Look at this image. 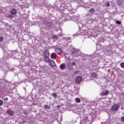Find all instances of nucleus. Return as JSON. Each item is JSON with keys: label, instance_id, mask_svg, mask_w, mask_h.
Here are the masks:
<instances>
[{"label": "nucleus", "instance_id": "20e7f679", "mask_svg": "<svg viewBox=\"0 0 124 124\" xmlns=\"http://www.w3.org/2000/svg\"><path fill=\"white\" fill-rule=\"evenodd\" d=\"M55 52L57 53V54H62V49L60 48H56L55 49Z\"/></svg>", "mask_w": 124, "mask_h": 124}, {"label": "nucleus", "instance_id": "2f4dec72", "mask_svg": "<svg viewBox=\"0 0 124 124\" xmlns=\"http://www.w3.org/2000/svg\"><path fill=\"white\" fill-rule=\"evenodd\" d=\"M21 0V1H22V0Z\"/></svg>", "mask_w": 124, "mask_h": 124}, {"label": "nucleus", "instance_id": "bb28decb", "mask_svg": "<svg viewBox=\"0 0 124 124\" xmlns=\"http://www.w3.org/2000/svg\"><path fill=\"white\" fill-rule=\"evenodd\" d=\"M107 7L110 6V4L109 3H107Z\"/></svg>", "mask_w": 124, "mask_h": 124}, {"label": "nucleus", "instance_id": "4468645a", "mask_svg": "<svg viewBox=\"0 0 124 124\" xmlns=\"http://www.w3.org/2000/svg\"><path fill=\"white\" fill-rule=\"evenodd\" d=\"M68 68L70 69V70H72V67L70 66V63H68L67 64Z\"/></svg>", "mask_w": 124, "mask_h": 124}, {"label": "nucleus", "instance_id": "7c9ffc66", "mask_svg": "<svg viewBox=\"0 0 124 124\" xmlns=\"http://www.w3.org/2000/svg\"><path fill=\"white\" fill-rule=\"evenodd\" d=\"M57 107H58V108H60V106H58Z\"/></svg>", "mask_w": 124, "mask_h": 124}, {"label": "nucleus", "instance_id": "b1692460", "mask_svg": "<svg viewBox=\"0 0 124 124\" xmlns=\"http://www.w3.org/2000/svg\"><path fill=\"white\" fill-rule=\"evenodd\" d=\"M53 96H54V97H57V94L56 93H53Z\"/></svg>", "mask_w": 124, "mask_h": 124}, {"label": "nucleus", "instance_id": "412c9836", "mask_svg": "<svg viewBox=\"0 0 124 124\" xmlns=\"http://www.w3.org/2000/svg\"><path fill=\"white\" fill-rule=\"evenodd\" d=\"M121 66L122 67V68H124V63L122 62L121 63Z\"/></svg>", "mask_w": 124, "mask_h": 124}, {"label": "nucleus", "instance_id": "aec40b11", "mask_svg": "<svg viewBox=\"0 0 124 124\" xmlns=\"http://www.w3.org/2000/svg\"><path fill=\"white\" fill-rule=\"evenodd\" d=\"M3 104V101L2 100H0V106H1Z\"/></svg>", "mask_w": 124, "mask_h": 124}, {"label": "nucleus", "instance_id": "ddd939ff", "mask_svg": "<svg viewBox=\"0 0 124 124\" xmlns=\"http://www.w3.org/2000/svg\"><path fill=\"white\" fill-rule=\"evenodd\" d=\"M75 101L77 103H79V102H80L81 100L79 98H76L75 99Z\"/></svg>", "mask_w": 124, "mask_h": 124}, {"label": "nucleus", "instance_id": "0eeeda50", "mask_svg": "<svg viewBox=\"0 0 124 124\" xmlns=\"http://www.w3.org/2000/svg\"><path fill=\"white\" fill-rule=\"evenodd\" d=\"M108 93H109V92H108V91H106L105 92H102L100 93V95H108Z\"/></svg>", "mask_w": 124, "mask_h": 124}, {"label": "nucleus", "instance_id": "7ed1b4c3", "mask_svg": "<svg viewBox=\"0 0 124 124\" xmlns=\"http://www.w3.org/2000/svg\"><path fill=\"white\" fill-rule=\"evenodd\" d=\"M49 63L51 66H53V67H56V63H55V62L53 60H51L49 62Z\"/></svg>", "mask_w": 124, "mask_h": 124}, {"label": "nucleus", "instance_id": "6e6552de", "mask_svg": "<svg viewBox=\"0 0 124 124\" xmlns=\"http://www.w3.org/2000/svg\"><path fill=\"white\" fill-rule=\"evenodd\" d=\"M16 10L15 9H12L11 10V14H12L13 15H16Z\"/></svg>", "mask_w": 124, "mask_h": 124}, {"label": "nucleus", "instance_id": "39448f33", "mask_svg": "<svg viewBox=\"0 0 124 124\" xmlns=\"http://www.w3.org/2000/svg\"><path fill=\"white\" fill-rule=\"evenodd\" d=\"M7 113H8V115H9L10 116H13L14 114V112L12 110H8L7 111Z\"/></svg>", "mask_w": 124, "mask_h": 124}, {"label": "nucleus", "instance_id": "f3484780", "mask_svg": "<svg viewBox=\"0 0 124 124\" xmlns=\"http://www.w3.org/2000/svg\"><path fill=\"white\" fill-rule=\"evenodd\" d=\"M49 56H46L45 58V60L46 61V62H49V59L48 58Z\"/></svg>", "mask_w": 124, "mask_h": 124}, {"label": "nucleus", "instance_id": "393cba45", "mask_svg": "<svg viewBox=\"0 0 124 124\" xmlns=\"http://www.w3.org/2000/svg\"><path fill=\"white\" fill-rule=\"evenodd\" d=\"M72 65H76V63H75V62H72Z\"/></svg>", "mask_w": 124, "mask_h": 124}, {"label": "nucleus", "instance_id": "f257e3e1", "mask_svg": "<svg viewBox=\"0 0 124 124\" xmlns=\"http://www.w3.org/2000/svg\"><path fill=\"white\" fill-rule=\"evenodd\" d=\"M119 105L115 104L112 106V109L113 110V111H117V110L119 109Z\"/></svg>", "mask_w": 124, "mask_h": 124}, {"label": "nucleus", "instance_id": "dca6fc26", "mask_svg": "<svg viewBox=\"0 0 124 124\" xmlns=\"http://www.w3.org/2000/svg\"><path fill=\"white\" fill-rule=\"evenodd\" d=\"M46 25L48 27H52V23L51 22H46Z\"/></svg>", "mask_w": 124, "mask_h": 124}, {"label": "nucleus", "instance_id": "a878e982", "mask_svg": "<svg viewBox=\"0 0 124 124\" xmlns=\"http://www.w3.org/2000/svg\"><path fill=\"white\" fill-rule=\"evenodd\" d=\"M53 38H54V39H58V36H54Z\"/></svg>", "mask_w": 124, "mask_h": 124}, {"label": "nucleus", "instance_id": "423d86ee", "mask_svg": "<svg viewBox=\"0 0 124 124\" xmlns=\"http://www.w3.org/2000/svg\"><path fill=\"white\" fill-rule=\"evenodd\" d=\"M77 53H78V50L76 48H73L72 50V54L74 55V54H76Z\"/></svg>", "mask_w": 124, "mask_h": 124}, {"label": "nucleus", "instance_id": "6ab92c4d", "mask_svg": "<svg viewBox=\"0 0 124 124\" xmlns=\"http://www.w3.org/2000/svg\"><path fill=\"white\" fill-rule=\"evenodd\" d=\"M89 12H90L91 13H93V12H94V9H91L89 10Z\"/></svg>", "mask_w": 124, "mask_h": 124}, {"label": "nucleus", "instance_id": "2eb2a0df", "mask_svg": "<svg viewBox=\"0 0 124 124\" xmlns=\"http://www.w3.org/2000/svg\"><path fill=\"white\" fill-rule=\"evenodd\" d=\"M92 75V77H93L94 78H95V77H97V74H96V73H93Z\"/></svg>", "mask_w": 124, "mask_h": 124}, {"label": "nucleus", "instance_id": "f03ea898", "mask_svg": "<svg viewBox=\"0 0 124 124\" xmlns=\"http://www.w3.org/2000/svg\"><path fill=\"white\" fill-rule=\"evenodd\" d=\"M82 80V77L78 76L77 77L76 81L77 83H81V81Z\"/></svg>", "mask_w": 124, "mask_h": 124}, {"label": "nucleus", "instance_id": "1a4fd4ad", "mask_svg": "<svg viewBox=\"0 0 124 124\" xmlns=\"http://www.w3.org/2000/svg\"><path fill=\"white\" fill-rule=\"evenodd\" d=\"M44 56L45 57H49V56H50V54H49V52H48V51H45Z\"/></svg>", "mask_w": 124, "mask_h": 124}, {"label": "nucleus", "instance_id": "f8f14e48", "mask_svg": "<svg viewBox=\"0 0 124 124\" xmlns=\"http://www.w3.org/2000/svg\"><path fill=\"white\" fill-rule=\"evenodd\" d=\"M45 109H50L51 108V107L50 106H48L47 105H46L44 106Z\"/></svg>", "mask_w": 124, "mask_h": 124}, {"label": "nucleus", "instance_id": "c756f323", "mask_svg": "<svg viewBox=\"0 0 124 124\" xmlns=\"http://www.w3.org/2000/svg\"><path fill=\"white\" fill-rule=\"evenodd\" d=\"M2 40V37H0V41H1Z\"/></svg>", "mask_w": 124, "mask_h": 124}, {"label": "nucleus", "instance_id": "9b49d317", "mask_svg": "<svg viewBox=\"0 0 124 124\" xmlns=\"http://www.w3.org/2000/svg\"><path fill=\"white\" fill-rule=\"evenodd\" d=\"M56 57L57 56L55 53H52L51 54V58H52V59H56Z\"/></svg>", "mask_w": 124, "mask_h": 124}, {"label": "nucleus", "instance_id": "9d476101", "mask_svg": "<svg viewBox=\"0 0 124 124\" xmlns=\"http://www.w3.org/2000/svg\"><path fill=\"white\" fill-rule=\"evenodd\" d=\"M60 67L61 69H64V68H65V65H64V64H61Z\"/></svg>", "mask_w": 124, "mask_h": 124}, {"label": "nucleus", "instance_id": "c85d7f7f", "mask_svg": "<svg viewBox=\"0 0 124 124\" xmlns=\"http://www.w3.org/2000/svg\"><path fill=\"white\" fill-rule=\"evenodd\" d=\"M4 100L6 101L8 100V98H6L4 99Z\"/></svg>", "mask_w": 124, "mask_h": 124}, {"label": "nucleus", "instance_id": "5701e85b", "mask_svg": "<svg viewBox=\"0 0 124 124\" xmlns=\"http://www.w3.org/2000/svg\"><path fill=\"white\" fill-rule=\"evenodd\" d=\"M78 73H79V71H76L74 72V74H78Z\"/></svg>", "mask_w": 124, "mask_h": 124}, {"label": "nucleus", "instance_id": "4be33fe9", "mask_svg": "<svg viewBox=\"0 0 124 124\" xmlns=\"http://www.w3.org/2000/svg\"><path fill=\"white\" fill-rule=\"evenodd\" d=\"M121 21H119V20H117L116 21V24H118V25H121Z\"/></svg>", "mask_w": 124, "mask_h": 124}, {"label": "nucleus", "instance_id": "cd10ccee", "mask_svg": "<svg viewBox=\"0 0 124 124\" xmlns=\"http://www.w3.org/2000/svg\"><path fill=\"white\" fill-rule=\"evenodd\" d=\"M122 122H124V117H122L121 119Z\"/></svg>", "mask_w": 124, "mask_h": 124}, {"label": "nucleus", "instance_id": "a211bd4d", "mask_svg": "<svg viewBox=\"0 0 124 124\" xmlns=\"http://www.w3.org/2000/svg\"><path fill=\"white\" fill-rule=\"evenodd\" d=\"M122 0H118L117 3H118V5H121V4H122Z\"/></svg>", "mask_w": 124, "mask_h": 124}]
</instances>
